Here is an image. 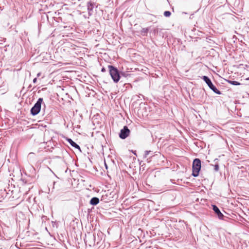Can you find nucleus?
<instances>
[{
    "label": "nucleus",
    "mask_w": 249,
    "mask_h": 249,
    "mask_svg": "<svg viewBox=\"0 0 249 249\" xmlns=\"http://www.w3.org/2000/svg\"><path fill=\"white\" fill-rule=\"evenodd\" d=\"M109 74L115 83H118L120 79V75L117 68L113 66L108 65Z\"/></svg>",
    "instance_id": "nucleus-1"
},
{
    "label": "nucleus",
    "mask_w": 249,
    "mask_h": 249,
    "mask_svg": "<svg viewBox=\"0 0 249 249\" xmlns=\"http://www.w3.org/2000/svg\"><path fill=\"white\" fill-rule=\"evenodd\" d=\"M201 161L199 159H196L193 162V173L192 175L194 177H197L199 175L201 169Z\"/></svg>",
    "instance_id": "nucleus-2"
},
{
    "label": "nucleus",
    "mask_w": 249,
    "mask_h": 249,
    "mask_svg": "<svg viewBox=\"0 0 249 249\" xmlns=\"http://www.w3.org/2000/svg\"><path fill=\"white\" fill-rule=\"evenodd\" d=\"M77 47L75 45L69 44L65 47L64 51L68 53L70 55L75 57V55L78 54L77 52L76 51Z\"/></svg>",
    "instance_id": "nucleus-3"
},
{
    "label": "nucleus",
    "mask_w": 249,
    "mask_h": 249,
    "mask_svg": "<svg viewBox=\"0 0 249 249\" xmlns=\"http://www.w3.org/2000/svg\"><path fill=\"white\" fill-rule=\"evenodd\" d=\"M43 102V99L42 98H39L37 102L34 105V106L32 108L31 110V113L34 115H36L39 113L41 108V105Z\"/></svg>",
    "instance_id": "nucleus-4"
},
{
    "label": "nucleus",
    "mask_w": 249,
    "mask_h": 249,
    "mask_svg": "<svg viewBox=\"0 0 249 249\" xmlns=\"http://www.w3.org/2000/svg\"><path fill=\"white\" fill-rule=\"evenodd\" d=\"M203 80L207 83L209 87L213 90L215 93L220 94V91L213 84L211 80L206 76H203L202 77Z\"/></svg>",
    "instance_id": "nucleus-5"
},
{
    "label": "nucleus",
    "mask_w": 249,
    "mask_h": 249,
    "mask_svg": "<svg viewBox=\"0 0 249 249\" xmlns=\"http://www.w3.org/2000/svg\"><path fill=\"white\" fill-rule=\"evenodd\" d=\"M130 133V130L126 126H124V128L121 130L120 137L123 139L128 137Z\"/></svg>",
    "instance_id": "nucleus-6"
},
{
    "label": "nucleus",
    "mask_w": 249,
    "mask_h": 249,
    "mask_svg": "<svg viewBox=\"0 0 249 249\" xmlns=\"http://www.w3.org/2000/svg\"><path fill=\"white\" fill-rule=\"evenodd\" d=\"M213 210L217 214L218 217L220 218H222L223 217V214L220 212L218 207L215 205H213Z\"/></svg>",
    "instance_id": "nucleus-7"
},
{
    "label": "nucleus",
    "mask_w": 249,
    "mask_h": 249,
    "mask_svg": "<svg viewBox=\"0 0 249 249\" xmlns=\"http://www.w3.org/2000/svg\"><path fill=\"white\" fill-rule=\"evenodd\" d=\"M67 141L72 146H73V147H75V148L78 149L79 150L80 149V146L77 144H76L75 142H74L71 139H68Z\"/></svg>",
    "instance_id": "nucleus-8"
},
{
    "label": "nucleus",
    "mask_w": 249,
    "mask_h": 249,
    "mask_svg": "<svg viewBox=\"0 0 249 249\" xmlns=\"http://www.w3.org/2000/svg\"><path fill=\"white\" fill-rule=\"evenodd\" d=\"M99 202V198L97 197H93L90 201V204L92 205H96Z\"/></svg>",
    "instance_id": "nucleus-9"
},
{
    "label": "nucleus",
    "mask_w": 249,
    "mask_h": 249,
    "mask_svg": "<svg viewBox=\"0 0 249 249\" xmlns=\"http://www.w3.org/2000/svg\"><path fill=\"white\" fill-rule=\"evenodd\" d=\"M228 82L231 84V85H236V86H238V85H240V83L237 81H231V80H229L228 81Z\"/></svg>",
    "instance_id": "nucleus-10"
},
{
    "label": "nucleus",
    "mask_w": 249,
    "mask_h": 249,
    "mask_svg": "<svg viewBox=\"0 0 249 249\" xmlns=\"http://www.w3.org/2000/svg\"><path fill=\"white\" fill-rule=\"evenodd\" d=\"M152 151H145L144 152V158H146L148 155L150 154H152Z\"/></svg>",
    "instance_id": "nucleus-11"
},
{
    "label": "nucleus",
    "mask_w": 249,
    "mask_h": 249,
    "mask_svg": "<svg viewBox=\"0 0 249 249\" xmlns=\"http://www.w3.org/2000/svg\"><path fill=\"white\" fill-rule=\"evenodd\" d=\"M171 14V12L168 11H166L164 12V16L166 17H168L170 16Z\"/></svg>",
    "instance_id": "nucleus-12"
},
{
    "label": "nucleus",
    "mask_w": 249,
    "mask_h": 249,
    "mask_svg": "<svg viewBox=\"0 0 249 249\" xmlns=\"http://www.w3.org/2000/svg\"><path fill=\"white\" fill-rule=\"evenodd\" d=\"M36 81H37V78H34L33 80V82L34 83H36Z\"/></svg>",
    "instance_id": "nucleus-13"
},
{
    "label": "nucleus",
    "mask_w": 249,
    "mask_h": 249,
    "mask_svg": "<svg viewBox=\"0 0 249 249\" xmlns=\"http://www.w3.org/2000/svg\"><path fill=\"white\" fill-rule=\"evenodd\" d=\"M215 169L216 170H218V165H215Z\"/></svg>",
    "instance_id": "nucleus-14"
},
{
    "label": "nucleus",
    "mask_w": 249,
    "mask_h": 249,
    "mask_svg": "<svg viewBox=\"0 0 249 249\" xmlns=\"http://www.w3.org/2000/svg\"><path fill=\"white\" fill-rule=\"evenodd\" d=\"M101 71H102V72H105V71H106V69H105V68H102V70H101Z\"/></svg>",
    "instance_id": "nucleus-15"
},
{
    "label": "nucleus",
    "mask_w": 249,
    "mask_h": 249,
    "mask_svg": "<svg viewBox=\"0 0 249 249\" xmlns=\"http://www.w3.org/2000/svg\"><path fill=\"white\" fill-rule=\"evenodd\" d=\"M37 76H39L40 75V73H38L37 74Z\"/></svg>",
    "instance_id": "nucleus-16"
},
{
    "label": "nucleus",
    "mask_w": 249,
    "mask_h": 249,
    "mask_svg": "<svg viewBox=\"0 0 249 249\" xmlns=\"http://www.w3.org/2000/svg\"><path fill=\"white\" fill-rule=\"evenodd\" d=\"M105 164L106 168V169H107V165L106 163Z\"/></svg>",
    "instance_id": "nucleus-17"
}]
</instances>
